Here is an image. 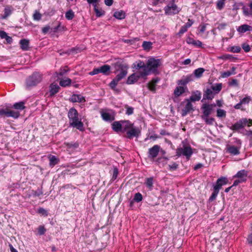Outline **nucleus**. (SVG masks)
<instances>
[{
    "label": "nucleus",
    "mask_w": 252,
    "mask_h": 252,
    "mask_svg": "<svg viewBox=\"0 0 252 252\" xmlns=\"http://www.w3.org/2000/svg\"><path fill=\"white\" fill-rule=\"evenodd\" d=\"M136 67L141 68L143 71L144 75H148L151 73H158V68L162 65V61L153 57H149L146 63L142 61H136Z\"/></svg>",
    "instance_id": "f257e3e1"
},
{
    "label": "nucleus",
    "mask_w": 252,
    "mask_h": 252,
    "mask_svg": "<svg viewBox=\"0 0 252 252\" xmlns=\"http://www.w3.org/2000/svg\"><path fill=\"white\" fill-rule=\"evenodd\" d=\"M69 123L70 126L75 127L81 131L84 130V124L78 118V113L74 108L69 109L68 113Z\"/></svg>",
    "instance_id": "f03ea898"
},
{
    "label": "nucleus",
    "mask_w": 252,
    "mask_h": 252,
    "mask_svg": "<svg viewBox=\"0 0 252 252\" xmlns=\"http://www.w3.org/2000/svg\"><path fill=\"white\" fill-rule=\"evenodd\" d=\"M133 124L128 120L115 121L112 124V129L116 132H124L131 128Z\"/></svg>",
    "instance_id": "7ed1b4c3"
},
{
    "label": "nucleus",
    "mask_w": 252,
    "mask_h": 252,
    "mask_svg": "<svg viewBox=\"0 0 252 252\" xmlns=\"http://www.w3.org/2000/svg\"><path fill=\"white\" fill-rule=\"evenodd\" d=\"M136 62L133 63V67L135 69L137 70V71L134 73H133L130 75L127 80L126 83L128 84H132L137 82L140 78H144L146 77V75L143 74V71L140 68H138L136 67Z\"/></svg>",
    "instance_id": "20e7f679"
},
{
    "label": "nucleus",
    "mask_w": 252,
    "mask_h": 252,
    "mask_svg": "<svg viewBox=\"0 0 252 252\" xmlns=\"http://www.w3.org/2000/svg\"><path fill=\"white\" fill-rule=\"evenodd\" d=\"M42 79V74L39 72H35L27 79L26 86L27 87L36 86L41 81Z\"/></svg>",
    "instance_id": "39448f33"
},
{
    "label": "nucleus",
    "mask_w": 252,
    "mask_h": 252,
    "mask_svg": "<svg viewBox=\"0 0 252 252\" xmlns=\"http://www.w3.org/2000/svg\"><path fill=\"white\" fill-rule=\"evenodd\" d=\"M192 151L190 146L183 145L182 147H179L176 149V156L186 157L188 160H189L192 155Z\"/></svg>",
    "instance_id": "423d86ee"
},
{
    "label": "nucleus",
    "mask_w": 252,
    "mask_h": 252,
    "mask_svg": "<svg viewBox=\"0 0 252 252\" xmlns=\"http://www.w3.org/2000/svg\"><path fill=\"white\" fill-rule=\"evenodd\" d=\"M183 108L182 109V116H185L188 113L193 110V106L189 99H187L182 103Z\"/></svg>",
    "instance_id": "0eeeda50"
},
{
    "label": "nucleus",
    "mask_w": 252,
    "mask_h": 252,
    "mask_svg": "<svg viewBox=\"0 0 252 252\" xmlns=\"http://www.w3.org/2000/svg\"><path fill=\"white\" fill-rule=\"evenodd\" d=\"M164 10L166 15L176 14L180 11V9L174 3L169 4L164 8Z\"/></svg>",
    "instance_id": "6e6552de"
},
{
    "label": "nucleus",
    "mask_w": 252,
    "mask_h": 252,
    "mask_svg": "<svg viewBox=\"0 0 252 252\" xmlns=\"http://www.w3.org/2000/svg\"><path fill=\"white\" fill-rule=\"evenodd\" d=\"M214 104H203L201 107L203 115L201 117L209 116L212 112Z\"/></svg>",
    "instance_id": "1a4fd4ad"
},
{
    "label": "nucleus",
    "mask_w": 252,
    "mask_h": 252,
    "mask_svg": "<svg viewBox=\"0 0 252 252\" xmlns=\"http://www.w3.org/2000/svg\"><path fill=\"white\" fill-rule=\"evenodd\" d=\"M160 149L158 145H155L149 149L148 156L150 158H154L157 157Z\"/></svg>",
    "instance_id": "9d476101"
},
{
    "label": "nucleus",
    "mask_w": 252,
    "mask_h": 252,
    "mask_svg": "<svg viewBox=\"0 0 252 252\" xmlns=\"http://www.w3.org/2000/svg\"><path fill=\"white\" fill-rule=\"evenodd\" d=\"M241 147L235 145H227L226 147V152L234 156L238 155L240 154Z\"/></svg>",
    "instance_id": "9b49d317"
},
{
    "label": "nucleus",
    "mask_w": 252,
    "mask_h": 252,
    "mask_svg": "<svg viewBox=\"0 0 252 252\" xmlns=\"http://www.w3.org/2000/svg\"><path fill=\"white\" fill-rule=\"evenodd\" d=\"M194 81V76L193 74H189L186 76H184L181 79L177 82L178 85H186L190 82Z\"/></svg>",
    "instance_id": "f8f14e48"
},
{
    "label": "nucleus",
    "mask_w": 252,
    "mask_h": 252,
    "mask_svg": "<svg viewBox=\"0 0 252 252\" xmlns=\"http://www.w3.org/2000/svg\"><path fill=\"white\" fill-rule=\"evenodd\" d=\"M140 132L139 129L137 127H133L132 126L131 128H129L126 132V137L128 138L131 139L133 137H137Z\"/></svg>",
    "instance_id": "ddd939ff"
},
{
    "label": "nucleus",
    "mask_w": 252,
    "mask_h": 252,
    "mask_svg": "<svg viewBox=\"0 0 252 252\" xmlns=\"http://www.w3.org/2000/svg\"><path fill=\"white\" fill-rule=\"evenodd\" d=\"M248 171L245 170H241L239 171L236 174L233 176V178H239L242 181L246 182L247 180Z\"/></svg>",
    "instance_id": "4468645a"
},
{
    "label": "nucleus",
    "mask_w": 252,
    "mask_h": 252,
    "mask_svg": "<svg viewBox=\"0 0 252 252\" xmlns=\"http://www.w3.org/2000/svg\"><path fill=\"white\" fill-rule=\"evenodd\" d=\"M101 116L105 121L111 122L115 119L114 115L113 113L101 112Z\"/></svg>",
    "instance_id": "2eb2a0df"
},
{
    "label": "nucleus",
    "mask_w": 252,
    "mask_h": 252,
    "mask_svg": "<svg viewBox=\"0 0 252 252\" xmlns=\"http://www.w3.org/2000/svg\"><path fill=\"white\" fill-rule=\"evenodd\" d=\"M228 182V180L226 177H222L217 180L216 184L214 186V187L216 188H218V189L220 190L221 186L227 184Z\"/></svg>",
    "instance_id": "dca6fc26"
},
{
    "label": "nucleus",
    "mask_w": 252,
    "mask_h": 252,
    "mask_svg": "<svg viewBox=\"0 0 252 252\" xmlns=\"http://www.w3.org/2000/svg\"><path fill=\"white\" fill-rule=\"evenodd\" d=\"M239 33H244L248 31H252V27L247 24H244L237 28Z\"/></svg>",
    "instance_id": "f3484780"
},
{
    "label": "nucleus",
    "mask_w": 252,
    "mask_h": 252,
    "mask_svg": "<svg viewBox=\"0 0 252 252\" xmlns=\"http://www.w3.org/2000/svg\"><path fill=\"white\" fill-rule=\"evenodd\" d=\"M60 87L57 83H52L50 86V95L52 96L59 92Z\"/></svg>",
    "instance_id": "a211bd4d"
},
{
    "label": "nucleus",
    "mask_w": 252,
    "mask_h": 252,
    "mask_svg": "<svg viewBox=\"0 0 252 252\" xmlns=\"http://www.w3.org/2000/svg\"><path fill=\"white\" fill-rule=\"evenodd\" d=\"M70 100L73 102H84L85 101V98L81 94H73Z\"/></svg>",
    "instance_id": "6ab92c4d"
},
{
    "label": "nucleus",
    "mask_w": 252,
    "mask_h": 252,
    "mask_svg": "<svg viewBox=\"0 0 252 252\" xmlns=\"http://www.w3.org/2000/svg\"><path fill=\"white\" fill-rule=\"evenodd\" d=\"M201 93L199 91H196L194 92L189 98V100L191 101H198L201 99Z\"/></svg>",
    "instance_id": "aec40b11"
},
{
    "label": "nucleus",
    "mask_w": 252,
    "mask_h": 252,
    "mask_svg": "<svg viewBox=\"0 0 252 252\" xmlns=\"http://www.w3.org/2000/svg\"><path fill=\"white\" fill-rule=\"evenodd\" d=\"M185 88L182 86L177 87L174 91V94L175 96L178 97L185 93Z\"/></svg>",
    "instance_id": "412c9836"
},
{
    "label": "nucleus",
    "mask_w": 252,
    "mask_h": 252,
    "mask_svg": "<svg viewBox=\"0 0 252 252\" xmlns=\"http://www.w3.org/2000/svg\"><path fill=\"white\" fill-rule=\"evenodd\" d=\"M71 83V80L68 78H63L60 81V85L63 87L69 86Z\"/></svg>",
    "instance_id": "4be33fe9"
},
{
    "label": "nucleus",
    "mask_w": 252,
    "mask_h": 252,
    "mask_svg": "<svg viewBox=\"0 0 252 252\" xmlns=\"http://www.w3.org/2000/svg\"><path fill=\"white\" fill-rule=\"evenodd\" d=\"M127 71L125 69H122L117 74L116 77L115 78L117 80V81H120L121 79L124 78L126 75L127 74Z\"/></svg>",
    "instance_id": "5701e85b"
},
{
    "label": "nucleus",
    "mask_w": 252,
    "mask_h": 252,
    "mask_svg": "<svg viewBox=\"0 0 252 252\" xmlns=\"http://www.w3.org/2000/svg\"><path fill=\"white\" fill-rule=\"evenodd\" d=\"M49 165L51 167H54L56 164H58L59 160L55 156L50 155L49 157Z\"/></svg>",
    "instance_id": "b1692460"
},
{
    "label": "nucleus",
    "mask_w": 252,
    "mask_h": 252,
    "mask_svg": "<svg viewBox=\"0 0 252 252\" xmlns=\"http://www.w3.org/2000/svg\"><path fill=\"white\" fill-rule=\"evenodd\" d=\"M215 93L211 89H207L204 94L205 97L208 99H212L214 97Z\"/></svg>",
    "instance_id": "393cba45"
},
{
    "label": "nucleus",
    "mask_w": 252,
    "mask_h": 252,
    "mask_svg": "<svg viewBox=\"0 0 252 252\" xmlns=\"http://www.w3.org/2000/svg\"><path fill=\"white\" fill-rule=\"evenodd\" d=\"M21 48L23 50H27L29 48V41L26 39H21L20 41Z\"/></svg>",
    "instance_id": "a878e982"
},
{
    "label": "nucleus",
    "mask_w": 252,
    "mask_h": 252,
    "mask_svg": "<svg viewBox=\"0 0 252 252\" xmlns=\"http://www.w3.org/2000/svg\"><path fill=\"white\" fill-rule=\"evenodd\" d=\"M240 121L243 126V128L245 126H250L252 125V120L247 118H243L240 120Z\"/></svg>",
    "instance_id": "bb28decb"
},
{
    "label": "nucleus",
    "mask_w": 252,
    "mask_h": 252,
    "mask_svg": "<svg viewBox=\"0 0 252 252\" xmlns=\"http://www.w3.org/2000/svg\"><path fill=\"white\" fill-rule=\"evenodd\" d=\"M204 71H205V70L204 68H198L194 70L193 73L192 74L194 76V77H196V78H198L202 76Z\"/></svg>",
    "instance_id": "cd10ccee"
},
{
    "label": "nucleus",
    "mask_w": 252,
    "mask_h": 252,
    "mask_svg": "<svg viewBox=\"0 0 252 252\" xmlns=\"http://www.w3.org/2000/svg\"><path fill=\"white\" fill-rule=\"evenodd\" d=\"M153 181L154 178L153 177L148 178L146 179L145 184L146 185L147 187L150 189L152 190L153 188Z\"/></svg>",
    "instance_id": "c85d7f7f"
},
{
    "label": "nucleus",
    "mask_w": 252,
    "mask_h": 252,
    "mask_svg": "<svg viewBox=\"0 0 252 252\" xmlns=\"http://www.w3.org/2000/svg\"><path fill=\"white\" fill-rule=\"evenodd\" d=\"M114 16L118 19H123L125 18V13L122 10L116 11L114 13Z\"/></svg>",
    "instance_id": "c756f323"
},
{
    "label": "nucleus",
    "mask_w": 252,
    "mask_h": 252,
    "mask_svg": "<svg viewBox=\"0 0 252 252\" xmlns=\"http://www.w3.org/2000/svg\"><path fill=\"white\" fill-rule=\"evenodd\" d=\"M12 12V8L9 6H7L4 8V14L2 16V19H6L8 16H9Z\"/></svg>",
    "instance_id": "7c9ffc66"
},
{
    "label": "nucleus",
    "mask_w": 252,
    "mask_h": 252,
    "mask_svg": "<svg viewBox=\"0 0 252 252\" xmlns=\"http://www.w3.org/2000/svg\"><path fill=\"white\" fill-rule=\"evenodd\" d=\"M201 118L209 125H213L215 122L213 118H209V116L201 117Z\"/></svg>",
    "instance_id": "2f4dec72"
},
{
    "label": "nucleus",
    "mask_w": 252,
    "mask_h": 252,
    "mask_svg": "<svg viewBox=\"0 0 252 252\" xmlns=\"http://www.w3.org/2000/svg\"><path fill=\"white\" fill-rule=\"evenodd\" d=\"M222 88V84L218 83L212 86L211 89L215 94H218Z\"/></svg>",
    "instance_id": "473e14b6"
},
{
    "label": "nucleus",
    "mask_w": 252,
    "mask_h": 252,
    "mask_svg": "<svg viewBox=\"0 0 252 252\" xmlns=\"http://www.w3.org/2000/svg\"><path fill=\"white\" fill-rule=\"evenodd\" d=\"M24 104V102L20 101L14 104L13 107L17 110H22L25 108Z\"/></svg>",
    "instance_id": "72a5a7b5"
},
{
    "label": "nucleus",
    "mask_w": 252,
    "mask_h": 252,
    "mask_svg": "<svg viewBox=\"0 0 252 252\" xmlns=\"http://www.w3.org/2000/svg\"><path fill=\"white\" fill-rule=\"evenodd\" d=\"M242 128L243 126L242 125L240 120L230 127V129L233 130H238Z\"/></svg>",
    "instance_id": "f704fd0d"
},
{
    "label": "nucleus",
    "mask_w": 252,
    "mask_h": 252,
    "mask_svg": "<svg viewBox=\"0 0 252 252\" xmlns=\"http://www.w3.org/2000/svg\"><path fill=\"white\" fill-rule=\"evenodd\" d=\"M19 115L20 113L18 111L8 110V117H12L13 118L16 119L19 117Z\"/></svg>",
    "instance_id": "c9c22d12"
},
{
    "label": "nucleus",
    "mask_w": 252,
    "mask_h": 252,
    "mask_svg": "<svg viewBox=\"0 0 252 252\" xmlns=\"http://www.w3.org/2000/svg\"><path fill=\"white\" fill-rule=\"evenodd\" d=\"M99 69L100 73L106 74L110 70V67L108 65H104L99 67Z\"/></svg>",
    "instance_id": "e433bc0d"
},
{
    "label": "nucleus",
    "mask_w": 252,
    "mask_h": 252,
    "mask_svg": "<svg viewBox=\"0 0 252 252\" xmlns=\"http://www.w3.org/2000/svg\"><path fill=\"white\" fill-rule=\"evenodd\" d=\"M219 190H220L218 189V188H216V187H214V191L209 198L210 201H212L216 199L218 194H219Z\"/></svg>",
    "instance_id": "4c0bfd02"
},
{
    "label": "nucleus",
    "mask_w": 252,
    "mask_h": 252,
    "mask_svg": "<svg viewBox=\"0 0 252 252\" xmlns=\"http://www.w3.org/2000/svg\"><path fill=\"white\" fill-rule=\"evenodd\" d=\"M94 10L96 16L98 17H101L104 14V12L101 9H98L97 5H94Z\"/></svg>",
    "instance_id": "58836bf2"
},
{
    "label": "nucleus",
    "mask_w": 252,
    "mask_h": 252,
    "mask_svg": "<svg viewBox=\"0 0 252 252\" xmlns=\"http://www.w3.org/2000/svg\"><path fill=\"white\" fill-rule=\"evenodd\" d=\"M241 48L239 46H233L230 47L228 49V51L232 52V53H239L241 51Z\"/></svg>",
    "instance_id": "ea45409f"
},
{
    "label": "nucleus",
    "mask_w": 252,
    "mask_h": 252,
    "mask_svg": "<svg viewBox=\"0 0 252 252\" xmlns=\"http://www.w3.org/2000/svg\"><path fill=\"white\" fill-rule=\"evenodd\" d=\"M225 0H218L217 2V8L220 10H221L224 6Z\"/></svg>",
    "instance_id": "a19ab883"
},
{
    "label": "nucleus",
    "mask_w": 252,
    "mask_h": 252,
    "mask_svg": "<svg viewBox=\"0 0 252 252\" xmlns=\"http://www.w3.org/2000/svg\"><path fill=\"white\" fill-rule=\"evenodd\" d=\"M152 43L151 42L144 41L142 47L145 50H149L152 48Z\"/></svg>",
    "instance_id": "79ce46f5"
},
{
    "label": "nucleus",
    "mask_w": 252,
    "mask_h": 252,
    "mask_svg": "<svg viewBox=\"0 0 252 252\" xmlns=\"http://www.w3.org/2000/svg\"><path fill=\"white\" fill-rule=\"evenodd\" d=\"M217 113V116L219 118L225 117L226 116V111L223 109H218Z\"/></svg>",
    "instance_id": "37998d69"
},
{
    "label": "nucleus",
    "mask_w": 252,
    "mask_h": 252,
    "mask_svg": "<svg viewBox=\"0 0 252 252\" xmlns=\"http://www.w3.org/2000/svg\"><path fill=\"white\" fill-rule=\"evenodd\" d=\"M65 16L67 20H72L74 16V12L71 10H69L65 13Z\"/></svg>",
    "instance_id": "c03bdc74"
},
{
    "label": "nucleus",
    "mask_w": 252,
    "mask_h": 252,
    "mask_svg": "<svg viewBox=\"0 0 252 252\" xmlns=\"http://www.w3.org/2000/svg\"><path fill=\"white\" fill-rule=\"evenodd\" d=\"M250 10L248 9H244V13L245 15L247 16H252V1H251L249 4Z\"/></svg>",
    "instance_id": "a18cd8bd"
},
{
    "label": "nucleus",
    "mask_w": 252,
    "mask_h": 252,
    "mask_svg": "<svg viewBox=\"0 0 252 252\" xmlns=\"http://www.w3.org/2000/svg\"><path fill=\"white\" fill-rule=\"evenodd\" d=\"M251 100V98L250 96L246 95L244 98L241 99L240 102L241 103L243 104H248L249 103L250 101Z\"/></svg>",
    "instance_id": "49530a36"
},
{
    "label": "nucleus",
    "mask_w": 252,
    "mask_h": 252,
    "mask_svg": "<svg viewBox=\"0 0 252 252\" xmlns=\"http://www.w3.org/2000/svg\"><path fill=\"white\" fill-rule=\"evenodd\" d=\"M232 140H233V143L235 145V146L241 148L242 142L241 140L237 138H233Z\"/></svg>",
    "instance_id": "de8ad7c7"
},
{
    "label": "nucleus",
    "mask_w": 252,
    "mask_h": 252,
    "mask_svg": "<svg viewBox=\"0 0 252 252\" xmlns=\"http://www.w3.org/2000/svg\"><path fill=\"white\" fill-rule=\"evenodd\" d=\"M208 25V24H201L199 27V33H203L206 31Z\"/></svg>",
    "instance_id": "09e8293b"
},
{
    "label": "nucleus",
    "mask_w": 252,
    "mask_h": 252,
    "mask_svg": "<svg viewBox=\"0 0 252 252\" xmlns=\"http://www.w3.org/2000/svg\"><path fill=\"white\" fill-rule=\"evenodd\" d=\"M143 197L140 193H137L134 196V200L137 202L141 201L142 200Z\"/></svg>",
    "instance_id": "8fccbe9b"
},
{
    "label": "nucleus",
    "mask_w": 252,
    "mask_h": 252,
    "mask_svg": "<svg viewBox=\"0 0 252 252\" xmlns=\"http://www.w3.org/2000/svg\"><path fill=\"white\" fill-rule=\"evenodd\" d=\"M38 233L40 235H43L46 232V229L43 225H40L38 227Z\"/></svg>",
    "instance_id": "3c124183"
},
{
    "label": "nucleus",
    "mask_w": 252,
    "mask_h": 252,
    "mask_svg": "<svg viewBox=\"0 0 252 252\" xmlns=\"http://www.w3.org/2000/svg\"><path fill=\"white\" fill-rule=\"evenodd\" d=\"M33 18L34 20L39 21L41 18V15L39 12L36 11L33 15Z\"/></svg>",
    "instance_id": "603ef678"
},
{
    "label": "nucleus",
    "mask_w": 252,
    "mask_h": 252,
    "mask_svg": "<svg viewBox=\"0 0 252 252\" xmlns=\"http://www.w3.org/2000/svg\"><path fill=\"white\" fill-rule=\"evenodd\" d=\"M231 75H234V73H231L230 71H227L225 72H223L221 73V77L222 78H226L228 77Z\"/></svg>",
    "instance_id": "864d4df0"
},
{
    "label": "nucleus",
    "mask_w": 252,
    "mask_h": 252,
    "mask_svg": "<svg viewBox=\"0 0 252 252\" xmlns=\"http://www.w3.org/2000/svg\"><path fill=\"white\" fill-rule=\"evenodd\" d=\"M37 212L42 216L46 217L48 216L47 211L43 208H40L38 209Z\"/></svg>",
    "instance_id": "5fc2aeb1"
},
{
    "label": "nucleus",
    "mask_w": 252,
    "mask_h": 252,
    "mask_svg": "<svg viewBox=\"0 0 252 252\" xmlns=\"http://www.w3.org/2000/svg\"><path fill=\"white\" fill-rule=\"evenodd\" d=\"M228 85L232 87H238V82L237 80L233 79L230 82L228 83Z\"/></svg>",
    "instance_id": "6e6d98bb"
},
{
    "label": "nucleus",
    "mask_w": 252,
    "mask_h": 252,
    "mask_svg": "<svg viewBox=\"0 0 252 252\" xmlns=\"http://www.w3.org/2000/svg\"><path fill=\"white\" fill-rule=\"evenodd\" d=\"M8 110L7 109H0V117L6 116L8 117Z\"/></svg>",
    "instance_id": "4d7b16f0"
},
{
    "label": "nucleus",
    "mask_w": 252,
    "mask_h": 252,
    "mask_svg": "<svg viewBox=\"0 0 252 252\" xmlns=\"http://www.w3.org/2000/svg\"><path fill=\"white\" fill-rule=\"evenodd\" d=\"M242 48L246 52H249L251 50L250 45L246 43L242 44Z\"/></svg>",
    "instance_id": "13d9d810"
},
{
    "label": "nucleus",
    "mask_w": 252,
    "mask_h": 252,
    "mask_svg": "<svg viewBox=\"0 0 252 252\" xmlns=\"http://www.w3.org/2000/svg\"><path fill=\"white\" fill-rule=\"evenodd\" d=\"M118 175V170L117 168L115 167L113 169L112 180L114 181L115 179H116V178H117Z\"/></svg>",
    "instance_id": "bf43d9fd"
},
{
    "label": "nucleus",
    "mask_w": 252,
    "mask_h": 252,
    "mask_svg": "<svg viewBox=\"0 0 252 252\" xmlns=\"http://www.w3.org/2000/svg\"><path fill=\"white\" fill-rule=\"evenodd\" d=\"M219 58L220 59H223V60L235 59V58L233 57L232 55H229V54H226V55H223L222 56L219 57Z\"/></svg>",
    "instance_id": "052dcab7"
},
{
    "label": "nucleus",
    "mask_w": 252,
    "mask_h": 252,
    "mask_svg": "<svg viewBox=\"0 0 252 252\" xmlns=\"http://www.w3.org/2000/svg\"><path fill=\"white\" fill-rule=\"evenodd\" d=\"M156 85L153 84L152 82H151L148 83V87L149 90H150L152 92L156 91Z\"/></svg>",
    "instance_id": "680f3d73"
},
{
    "label": "nucleus",
    "mask_w": 252,
    "mask_h": 252,
    "mask_svg": "<svg viewBox=\"0 0 252 252\" xmlns=\"http://www.w3.org/2000/svg\"><path fill=\"white\" fill-rule=\"evenodd\" d=\"M168 166L170 170L173 171L177 168L178 165L176 162H173L172 164H169Z\"/></svg>",
    "instance_id": "e2e57ef3"
},
{
    "label": "nucleus",
    "mask_w": 252,
    "mask_h": 252,
    "mask_svg": "<svg viewBox=\"0 0 252 252\" xmlns=\"http://www.w3.org/2000/svg\"><path fill=\"white\" fill-rule=\"evenodd\" d=\"M192 45L197 47H202V43L200 40H195Z\"/></svg>",
    "instance_id": "0e129e2a"
},
{
    "label": "nucleus",
    "mask_w": 252,
    "mask_h": 252,
    "mask_svg": "<svg viewBox=\"0 0 252 252\" xmlns=\"http://www.w3.org/2000/svg\"><path fill=\"white\" fill-rule=\"evenodd\" d=\"M133 113V108L131 107H126V114L131 115Z\"/></svg>",
    "instance_id": "69168bd1"
},
{
    "label": "nucleus",
    "mask_w": 252,
    "mask_h": 252,
    "mask_svg": "<svg viewBox=\"0 0 252 252\" xmlns=\"http://www.w3.org/2000/svg\"><path fill=\"white\" fill-rule=\"evenodd\" d=\"M188 29V28L185 25L182 26L179 32V34H183L187 31Z\"/></svg>",
    "instance_id": "338daca9"
},
{
    "label": "nucleus",
    "mask_w": 252,
    "mask_h": 252,
    "mask_svg": "<svg viewBox=\"0 0 252 252\" xmlns=\"http://www.w3.org/2000/svg\"><path fill=\"white\" fill-rule=\"evenodd\" d=\"M119 81H117L116 78H114L110 83V86L111 88H114L119 82Z\"/></svg>",
    "instance_id": "774afa93"
}]
</instances>
